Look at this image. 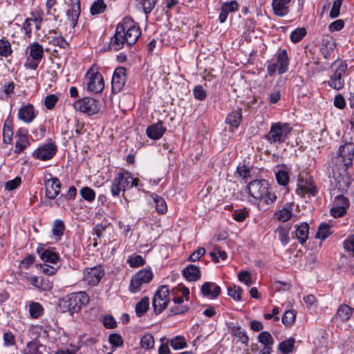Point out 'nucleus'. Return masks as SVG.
<instances>
[{
  "label": "nucleus",
  "mask_w": 354,
  "mask_h": 354,
  "mask_svg": "<svg viewBox=\"0 0 354 354\" xmlns=\"http://www.w3.org/2000/svg\"><path fill=\"white\" fill-rule=\"evenodd\" d=\"M236 171L242 178L248 179L251 177V168L245 164L239 165Z\"/></svg>",
  "instance_id": "51"
},
{
  "label": "nucleus",
  "mask_w": 354,
  "mask_h": 354,
  "mask_svg": "<svg viewBox=\"0 0 354 354\" xmlns=\"http://www.w3.org/2000/svg\"><path fill=\"white\" fill-rule=\"evenodd\" d=\"M248 194L257 201H263L266 204L273 203L277 196L270 192L268 183L265 180H254L247 186Z\"/></svg>",
  "instance_id": "2"
},
{
  "label": "nucleus",
  "mask_w": 354,
  "mask_h": 354,
  "mask_svg": "<svg viewBox=\"0 0 354 354\" xmlns=\"http://www.w3.org/2000/svg\"><path fill=\"white\" fill-rule=\"evenodd\" d=\"M279 74L284 73L288 69V59L286 50H283L278 55L277 63Z\"/></svg>",
  "instance_id": "31"
},
{
  "label": "nucleus",
  "mask_w": 354,
  "mask_h": 354,
  "mask_svg": "<svg viewBox=\"0 0 354 354\" xmlns=\"http://www.w3.org/2000/svg\"><path fill=\"white\" fill-rule=\"evenodd\" d=\"M23 280L41 291L49 290L51 288L49 281L45 278L34 275H25L23 277Z\"/></svg>",
  "instance_id": "15"
},
{
  "label": "nucleus",
  "mask_w": 354,
  "mask_h": 354,
  "mask_svg": "<svg viewBox=\"0 0 354 354\" xmlns=\"http://www.w3.org/2000/svg\"><path fill=\"white\" fill-rule=\"evenodd\" d=\"M290 228L289 225H281L275 230V233L278 234L279 239L283 245H286L289 241Z\"/></svg>",
  "instance_id": "32"
},
{
  "label": "nucleus",
  "mask_w": 354,
  "mask_h": 354,
  "mask_svg": "<svg viewBox=\"0 0 354 354\" xmlns=\"http://www.w3.org/2000/svg\"><path fill=\"white\" fill-rule=\"evenodd\" d=\"M127 263L132 268H137L143 266L145 263V259L140 255H133L128 258Z\"/></svg>",
  "instance_id": "50"
},
{
  "label": "nucleus",
  "mask_w": 354,
  "mask_h": 354,
  "mask_svg": "<svg viewBox=\"0 0 354 354\" xmlns=\"http://www.w3.org/2000/svg\"><path fill=\"white\" fill-rule=\"evenodd\" d=\"M290 131L291 127L286 123H273L269 133L266 136V139L270 144L282 143L288 138Z\"/></svg>",
  "instance_id": "4"
},
{
  "label": "nucleus",
  "mask_w": 354,
  "mask_h": 354,
  "mask_svg": "<svg viewBox=\"0 0 354 354\" xmlns=\"http://www.w3.org/2000/svg\"><path fill=\"white\" fill-rule=\"evenodd\" d=\"M80 15V0H71L69 8L66 11V18L74 28L77 24Z\"/></svg>",
  "instance_id": "16"
},
{
  "label": "nucleus",
  "mask_w": 354,
  "mask_h": 354,
  "mask_svg": "<svg viewBox=\"0 0 354 354\" xmlns=\"http://www.w3.org/2000/svg\"><path fill=\"white\" fill-rule=\"evenodd\" d=\"M258 340L265 346H271L273 344V339L271 335L266 331L261 332L258 336Z\"/></svg>",
  "instance_id": "54"
},
{
  "label": "nucleus",
  "mask_w": 354,
  "mask_h": 354,
  "mask_svg": "<svg viewBox=\"0 0 354 354\" xmlns=\"http://www.w3.org/2000/svg\"><path fill=\"white\" fill-rule=\"evenodd\" d=\"M141 35L140 28L130 17H125L118 25L114 37L111 39L110 46L115 50L122 48L124 44L129 46L134 44Z\"/></svg>",
  "instance_id": "1"
},
{
  "label": "nucleus",
  "mask_w": 354,
  "mask_h": 354,
  "mask_svg": "<svg viewBox=\"0 0 354 354\" xmlns=\"http://www.w3.org/2000/svg\"><path fill=\"white\" fill-rule=\"evenodd\" d=\"M194 95L198 100H203L206 97V93L201 85L196 86L193 91Z\"/></svg>",
  "instance_id": "64"
},
{
  "label": "nucleus",
  "mask_w": 354,
  "mask_h": 354,
  "mask_svg": "<svg viewBox=\"0 0 354 354\" xmlns=\"http://www.w3.org/2000/svg\"><path fill=\"white\" fill-rule=\"evenodd\" d=\"M73 107L75 110L88 115L97 113L100 109L99 102L97 100L87 97L76 100L73 103Z\"/></svg>",
  "instance_id": "8"
},
{
  "label": "nucleus",
  "mask_w": 354,
  "mask_h": 354,
  "mask_svg": "<svg viewBox=\"0 0 354 354\" xmlns=\"http://www.w3.org/2000/svg\"><path fill=\"white\" fill-rule=\"evenodd\" d=\"M64 230V224L63 221L60 220H56L53 224V234L57 236V239H59L60 236H62Z\"/></svg>",
  "instance_id": "52"
},
{
  "label": "nucleus",
  "mask_w": 354,
  "mask_h": 354,
  "mask_svg": "<svg viewBox=\"0 0 354 354\" xmlns=\"http://www.w3.org/2000/svg\"><path fill=\"white\" fill-rule=\"evenodd\" d=\"M21 183V178L19 176L15 177L14 179L9 180L5 184V189L7 191H12L17 189Z\"/></svg>",
  "instance_id": "56"
},
{
  "label": "nucleus",
  "mask_w": 354,
  "mask_h": 354,
  "mask_svg": "<svg viewBox=\"0 0 354 354\" xmlns=\"http://www.w3.org/2000/svg\"><path fill=\"white\" fill-rule=\"evenodd\" d=\"M309 226L306 223L299 225L295 231L296 237L301 243L306 241L308 236Z\"/></svg>",
  "instance_id": "33"
},
{
  "label": "nucleus",
  "mask_w": 354,
  "mask_h": 354,
  "mask_svg": "<svg viewBox=\"0 0 354 354\" xmlns=\"http://www.w3.org/2000/svg\"><path fill=\"white\" fill-rule=\"evenodd\" d=\"M238 8L239 4L235 0L223 2V23L225 21L227 13L235 12Z\"/></svg>",
  "instance_id": "35"
},
{
  "label": "nucleus",
  "mask_w": 354,
  "mask_h": 354,
  "mask_svg": "<svg viewBox=\"0 0 354 354\" xmlns=\"http://www.w3.org/2000/svg\"><path fill=\"white\" fill-rule=\"evenodd\" d=\"M166 131V128L163 127L162 122L155 123L147 129V134L149 138L158 140L160 138Z\"/></svg>",
  "instance_id": "22"
},
{
  "label": "nucleus",
  "mask_w": 354,
  "mask_h": 354,
  "mask_svg": "<svg viewBox=\"0 0 354 354\" xmlns=\"http://www.w3.org/2000/svg\"><path fill=\"white\" fill-rule=\"evenodd\" d=\"M171 346L174 350H180L187 347L185 338L182 335H176L169 340Z\"/></svg>",
  "instance_id": "38"
},
{
  "label": "nucleus",
  "mask_w": 354,
  "mask_h": 354,
  "mask_svg": "<svg viewBox=\"0 0 354 354\" xmlns=\"http://www.w3.org/2000/svg\"><path fill=\"white\" fill-rule=\"evenodd\" d=\"M339 154L346 166L351 165L354 157V144L348 142L341 146L339 149Z\"/></svg>",
  "instance_id": "18"
},
{
  "label": "nucleus",
  "mask_w": 354,
  "mask_h": 354,
  "mask_svg": "<svg viewBox=\"0 0 354 354\" xmlns=\"http://www.w3.org/2000/svg\"><path fill=\"white\" fill-rule=\"evenodd\" d=\"M58 97L54 94L47 95L44 99L45 106L50 110L53 109L57 102Z\"/></svg>",
  "instance_id": "58"
},
{
  "label": "nucleus",
  "mask_w": 354,
  "mask_h": 354,
  "mask_svg": "<svg viewBox=\"0 0 354 354\" xmlns=\"http://www.w3.org/2000/svg\"><path fill=\"white\" fill-rule=\"evenodd\" d=\"M106 6L103 0H97L91 6L90 12L92 15L101 14L104 12Z\"/></svg>",
  "instance_id": "43"
},
{
  "label": "nucleus",
  "mask_w": 354,
  "mask_h": 354,
  "mask_svg": "<svg viewBox=\"0 0 354 354\" xmlns=\"http://www.w3.org/2000/svg\"><path fill=\"white\" fill-rule=\"evenodd\" d=\"M139 180L133 178L129 171L120 172L114 178L111 187V192L113 196H117L121 191L126 189L138 186Z\"/></svg>",
  "instance_id": "3"
},
{
  "label": "nucleus",
  "mask_w": 354,
  "mask_h": 354,
  "mask_svg": "<svg viewBox=\"0 0 354 354\" xmlns=\"http://www.w3.org/2000/svg\"><path fill=\"white\" fill-rule=\"evenodd\" d=\"M46 347L37 341H32L27 344L25 354H44Z\"/></svg>",
  "instance_id": "28"
},
{
  "label": "nucleus",
  "mask_w": 354,
  "mask_h": 354,
  "mask_svg": "<svg viewBox=\"0 0 354 354\" xmlns=\"http://www.w3.org/2000/svg\"><path fill=\"white\" fill-rule=\"evenodd\" d=\"M127 82L126 70L124 68H117L112 77V90L115 93L120 92Z\"/></svg>",
  "instance_id": "14"
},
{
  "label": "nucleus",
  "mask_w": 354,
  "mask_h": 354,
  "mask_svg": "<svg viewBox=\"0 0 354 354\" xmlns=\"http://www.w3.org/2000/svg\"><path fill=\"white\" fill-rule=\"evenodd\" d=\"M277 219L281 222L288 221L292 216V205L291 203H286L283 207L276 212Z\"/></svg>",
  "instance_id": "26"
},
{
  "label": "nucleus",
  "mask_w": 354,
  "mask_h": 354,
  "mask_svg": "<svg viewBox=\"0 0 354 354\" xmlns=\"http://www.w3.org/2000/svg\"><path fill=\"white\" fill-rule=\"evenodd\" d=\"M109 341L110 344L115 347H119L123 344V340L122 337L116 333L110 335L109 337Z\"/></svg>",
  "instance_id": "63"
},
{
  "label": "nucleus",
  "mask_w": 354,
  "mask_h": 354,
  "mask_svg": "<svg viewBox=\"0 0 354 354\" xmlns=\"http://www.w3.org/2000/svg\"><path fill=\"white\" fill-rule=\"evenodd\" d=\"M153 200L157 212L162 214H165L167 211V205L165 201L158 195H154Z\"/></svg>",
  "instance_id": "40"
},
{
  "label": "nucleus",
  "mask_w": 354,
  "mask_h": 354,
  "mask_svg": "<svg viewBox=\"0 0 354 354\" xmlns=\"http://www.w3.org/2000/svg\"><path fill=\"white\" fill-rule=\"evenodd\" d=\"M291 0H272L273 12L278 17H283L289 12V4Z\"/></svg>",
  "instance_id": "21"
},
{
  "label": "nucleus",
  "mask_w": 354,
  "mask_h": 354,
  "mask_svg": "<svg viewBox=\"0 0 354 354\" xmlns=\"http://www.w3.org/2000/svg\"><path fill=\"white\" fill-rule=\"evenodd\" d=\"M353 309L348 305L342 304L337 310L336 318L342 322L348 321L353 314Z\"/></svg>",
  "instance_id": "27"
},
{
  "label": "nucleus",
  "mask_w": 354,
  "mask_h": 354,
  "mask_svg": "<svg viewBox=\"0 0 354 354\" xmlns=\"http://www.w3.org/2000/svg\"><path fill=\"white\" fill-rule=\"evenodd\" d=\"M36 116V112L33 105L30 104L21 106L18 111V118L26 123L31 122Z\"/></svg>",
  "instance_id": "19"
},
{
  "label": "nucleus",
  "mask_w": 354,
  "mask_h": 354,
  "mask_svg": "<svg viewBox=\"0 0 354 354\" xmlns=\"http://www.w3.org/2000/svg\"><path fill=\"white\" fill-rule=\"evenodd\" d=\"M232 333L234 336V342L236 344L241 342V344L245 346L248 345L249 338L246 333L241 330L240 328H234Z\"/></svg>",
  "instance_id": "34"
},
{
  "label": "nucleus",
  "mask_w": 354,
  "mask_h": 354,
  "mask_svg": "<svg viewBox=\"0 0 354 354\" xmlns=\"http://www.w3.org/2000/svg\"><path fill=\"white\" fill-rule=\"evenodd\" d=\"M33 21H37V17L35 16L26 19L23 25L25 33L28 37L31 35Z\"/></svg>",
  "instance_id": "59"
},
{
  "label": "nucleus",
  "mask_w": 354,
  "mask_h": 354,
  "mask_svg": "<svg viewBox=\"0 0 354 354\" xmlns=\"http://www.w3.org/2000/svg\"><path fill=\"white\" fill-rule=\"evenodd\" d=\"M12 53L10 42L4 39H0V56L7 57Z\"/></svg>",
  "instance_id": "41"
},
{
  "label": "nucleus",
  "mask_w": 354,
  "mask_h": 354,
  "mask_svg": "<svg viewBox=\"0 0 354 354\" xmlns=\"http://www.w3.org/2000/svg\"><path fill=\"white\" fill-rule=\"evenodd\" d=\"M275 176L277 183L280 185L286 186L289 183V174L287 169L282 167L281 169H279L276 171Z\"/></svg>",
  "instance_id": "36"
},
{
  "label": "nucleus",
  "mask_w": 354,
  "mask_h": 354,
  "mask_svg": "<svg viewBox=\"0 0 354 354\" xmlns=\"http://www.w3.org/2000/svg\"><path fill=\"white\" fill-rule=\"evenodd\" d=\"M298 189H300L302 192H310L313 195H315L317 192L316 188L314 186H312L310 184H308L307 183H304V181L301 179H299L297 184Z\"/></svg>",
  "instance_id": "53"
},
{
  "label": "nucleus",
  "mask_w": 354,
  "mask_h": 354,
  "mask_svg": "<svg viewBox=\"0 0 354 354\" xmlns=\"http://www.w3.org/2000/svg\"><path fill=\"white\" fill-rule=\"evenodd\" d=\"M26 55L40 62L44 57V48L38 42L31 43L26 48Z\"/></svg>",
  "instance_id": "23"
},
{
  "label": "nucleus",
  "mask_w": 354,
  "mask_h": 354,
  "mask_svg": "<svg viewBox=\"0 0 354 354\" xmlns=\"http://www.w3.org/2000/svg\"><path fill=\"white\" fill-rule=\"evenodd\" d=\"M306 35V30L304 28H298L290 33V40L294 42H298Z\"/></svg>",
  "instance_id": "49"
},
{
  "label": "nucleus",
  "mask_w": 354,
  "mask_h": 354,
  "mask_svg": "<svg viewBox=\"0 0 354 354\" xmlns=\"http://www.w3.org/2000/svg\"><path fill=\"white\" fill-rule=\"evenodd\" d=\"M16 137L17 140L15 143V153L19 154L30 145V142L27 136L20 131L17 133Z\"/></svg>",
  "instance_id": "25"
},
{
  "label": "nucleus",
  "mask_w": 354,
  "mask_h": 354,
  "mask_svg": "<svg viewBox=\"0 0 354 354\" xmlns=\"http://www.w3.org/2000/svg\"><path fill=\"white\" fill-rule=\"evenodd\" d=\"M104 275V270L101 266L86 268L83 271L82 281L90 286L99 283Z\"/></svg>",
  "instance_id": "10"
},
{
  "label": "nucleus",
  "mask_w": 354,
  "mask_h": 354,
  "mask_svg": "<svg viewBox=\"0 0 354 354\" xmlns=\"http://www.w3.org/2000/svg\"><path fill=\"white\" fill-rule=\"evenodd\" d=\"M239 279L240 281L244 283L248 287L250 286L252 283L250 273L248 271H242L239 272Z\"/></svg>",
  "instance_id": "61"
},
{
  "label": "nucleus",
  "mask_w": 354,
  "mask_h": 354,
  "mask_svg": "<svg viewBox=\"0 0 354 354\" xmlns=\"http://www.w3.org/2000/svg\"><path fill=\"white\" fill-rule=\"evenodd\" d=\"M330 226L327 223H322L316 233V237L322 240L326 239L330 234Z\"/></svg>",
  "instance_id": "46"
},
{
  "label": "nucleus",
  "mask_w": 354,
  "mask_h": 354,
  "mask_svg": "<svg viewBox=\"0 0 354 354\" xmlns=\"http://www.w3.org/2000/svg\"><path fill=\"white\" fill-rule=\"evenodd\" d=\"M242 119L241 110L237 109L232 111L225 120L227 124L232 127L236 128L239 125Z\"/></svg>",
  "instance_id": "30"
},
{
  "label": "nucleus",
  "mask_w": 354,
  "mask_h": 354,
  "mask_svg": "<svg viewBox=\"0 0 354 354\" xmlns=\"http://www.w3.org/2000/svg\"><path fill=\"white\" fill-rule=\"evenodd\" d=\"M149 299L147 297H143L136 305V313L138 317L142 316L149 309Z\"/></svg>",
  "instance_id": "39"
},
{
  "label": "nucleus",
  "mask_w": 354,
  "mask_h": 354,
  "mask_svg": "<svg viewBox=\"0 0 354 354\" xmlns=\"http://www.w3.org/2000/svg\"><path fill=\"white\" fill-rule=\"evenodd\" d=\"M342 3V0H335L333 1L332 8L330 11V17L331 18H336L339 16Z\"/></svg>",
  "instance_id": "60"
},
{
  "label": "nucleus",
  "mask_w": 354,
  "mask_h": 354,
  "mask_svg": "<svg viewBox=\"0 0 354 354\" xmlns=\"http://www.w3.org/2000/svg\"><path fill=\"white\" fill-rule=\"evenodd\" d=\"M136 1L144 12L148 14L153 9L157 0H136Z\"/></svg>",
  "instance_id": "45"
},
{
  "label": "nucleus",
  "mask_w": 354,
  "mask_h": 354,
  "mask_svg": "<svg viewBox=\"0 0 354 354\" xmlns=\"http://www.w3.org/2000/svg\"><path fill=\"white\" fill-rule=\"evenodd\" d=\"M45 195L49 199H55L60 192L61 183L58 178L53 177L50 173L44 176Z\"/></svg>",
  "instance_id": "11"
},
{
  "label": "nucleus",
  "mask_w": 354,
  "mask_h": 354,
  "mask_svg": "<svg viewBox=\"0 0 354 354\" xmlns=\"http://www.w3.org/2000/svg\"><path fill=\"white\" fill-rule=\"evenodd\" d=\"M335 206L331 208L330 214L335 217H341L346 213V208L348 207V201L343 196H337L335 199Z\"/></svg>",
  "instance_id": "17"
},
{
  "label": "nucleus",
  "mask_w": 354,
  "mask_h": 354,
  "mask_svg": "<svg viewBox=\"0 0 354 354\" xmlns=\"http://www.w3.org/2000/svg\"><path fill=\"white\" fill-rule=\"evenodd\" d=\"M80 194L84 200L88 202H93L95 198V191L88 187H82Z\"/></svg>",
  "instance_id": "48"
},
{
  "label": "nucleus",
  "mask_w": 354,
  "mask_h": 354,
  "mask_svg": "<svg viewBox=\"0 0 354 354\" xmlns=\"http://www.w3.org/2000/svg\"><path fill=\"white\" fill-rule=\"evenodd\" d=\"M153 277V274L150 269L139 270L131 277L129 288V291L133 294L140 292L142 286L150 283Z\"/></svg>",
  "instance_id": "6"
},
{
  "label": "nucleus",
  "mask_w": 354,
  "mask_h": 354,
  "mask_svg": "<svg viewBox=\"0 0 354 354\" xmlns=\"http://www.w3.org/2000/svg\"><path fill=\"white\" fill-rule=\"evenodd\" d=\"M140 346L145 350H151L154 348L155 340L153 336L150 333L144 335L140 342Z\"/></svg>",
  "instance_id": "37"
},
{
  "label": "nucleus",
  "mask_w": 354,
  "mask_h": 354,
  "mask_svg": "<svg viewBox=\"0 0 354 354\" xmlns=\"http://www.w3.org/2000/svg\"><path fill=\"white\" fill-rule=\"evenodd\" d=\"M294 344L295 339L293 338H289L279 344V349L283 354H288L292 351Z\"/></svg>",
  "instance_id": "44"
},
{
  "label": "nucleus",
  "mask_w": 354,
  "mask_h": 354,
  "mask_svg": "<svg viewBox=\"0 0 354 354\" xmlns=\"http://www.w3.org/2000/svg\"><path fill=\"white\" fill-rule=\"evenodd\" d=\"M63 302L71 314H73L87 305L89 297L85 292L72 293L64 297Z\"/></svg>",
  "instance_id": "5"
},
{
  "label": "nucleus",
  "mask_w": 354,
  "mask_h": 354,
  "mask_svg": "<svg viewBox=\"0 0 354 354\" xmlns=\"http://www.w3.org/2000/svg\"><path fill=\"white\" fill-rule=\"evenodd\" d=\"M88 78L87 88L95 93H98L104 89V84L102 75L92 69L88 71L86 75Z\"/></svg>",
  "instance_id": "12"
},
{
  "label": "nucleus",
  "mask_w": 354,
  "mask_h": 354,
  "mask_svg": "<svg viewBox=\"0 0 354 354\" xmlns=\"http://www.w3.org/2000/svg\"><path fill=\"white\" fill-rule=\"evenodd\" d=\"M13 132L11 127L4 124L3 129V140L6 144H10L12 139Z\"/></svg>",
  "instance_id": "57"
},
{
  "label": "nucleus",
  "mask_w": 354,
  "mask_h": 354,
  "mask_svg": "<svg viewBox=\"0 0 354 354\" xmlns=\"http://www.w3.org/2000/svg\"><path fill=\"white\" fill-rule=\"evenodd\" d=\"M169 290L167 286H162L157 290L152 301L156 313H160L167 308L169 301Z\"/></svg>",
  "instance_id": "9"
},
{
  "label": "nucleus",
  "mask_w": 354,
  "mask_h": 354,
  "mask_svg": "<svg viewBox=\"0 0 354 354\" xmlns=\"http://www.w3.org/2000/svg\"><path fill=\"white\" fill-rule=\"evenodd\" d=\"M56 151V146L53 143H47L35 150L32 156L39 160H46L52 158Z\"/></svg>",
  "instance_id": "13"
},
{
  "label": "nucleus",
  "mask_w": 354,
  "mask_h": 354,
  "mask_svg": "<svg viewBox=\"0 0 354 354\" xmlns=\"http://www.w3.org/2000/svg\"><path fill=\"white\" fill-rule=\"evenodd\" d=\"M183 275L188 281H196L200 278L199 268L194 265H189L184 269Z\"/></svg>",
  "instance_id": "29"
},
{
  "label": "nucleus",
  "mask_w": 354,
  "mask_h": 354,
  "mask_svg": "<svg viewBox=\"0 0 354 354\" xmlns=\"http://www.w3.org/2000/svg\"><path fill=\"white\" fill-rule=\"evenodd\" d=\"M27 306L29 315L32 319H37L44 314V308L39 302L30 301Z\"/></svg>",
  "instance_id": "24"
},
{
  "label": "nucleus",
  "mask_w": 354,
  "mask_h": 354,
  "mask_svg": "<svg viewBox=\"0 0 354 354\" xmlns=\"http://www.w3.org/2000/svg\"><path fill=\"white\" fill-rule=\"evenodd\" d=\"M296 317V313L293 310H287L282 316V322L287 326L292 325Z\"/></svg>",
  "instance_id": "55"
},
{
  "label": "nucleus",
  "mask_w": 354,
  "mask_h": 354,
  "mask_svg": "<svg viewBox=\"0 0 354 354\" xmlns=\"http://www.w3.org/2000/svg\"><path fill=\"white\" fill-rule=\"evenodd\" d=\"M39 62H40L39 60L34 59V58L27 55L24 66L27 69L36 70L38 67Z\"/></svg>",
  "instance_id": "62"
},
{
  "label": "nucleus",
  "mask_w": 354,
  "mask_h": 354,
  "mask_svg": "<svg viewBox=\"0 0 354 354\" xmlns=\"http://www.w3.org/2000/svg\"><path fill=\"white\" fill-rule=\"evenodd\" d=\"M42 261L51 263H56L59 259V256L55 252L49 250H44L40 255Z\"/></svg>",
  "instance_id": "42"
},
{
  "label": "nucleus",
  "mask_w": 354,
  "mask_h": 354,
  "mask_svg": "<svg viewBox=\"0 0 354 354\" xmlns=\"http://www.w3.org/2000/svg\"><path fill=\"white\" fill-rule=\"evenodd\" d=\"M346 68L347 65L342 61H336L333 63L331 68L333 75L328 82L329 86L336 90L343 88L344 85L343 76L345 75Z\"/></svg>",
  "instance_id": "7"
},
{
  "label": "nucleus",
  "mask_w": 354,
  "mask_h": 354,
  "mask_svg": "<svg viewBox=\"0 0 354 354\" xmlns=\"http://www.w3.org/2000/svg\"><path fill=\"white\" fill-rule=\"evenodd\" d=\"M242 292V288L237 286L227 288V295L236 301H239L241 299Z\"/></svg>",
  "instance_id": "47"
},
{
  "label": "nucleus",
  "mask_w": 354,
  "mask_h": 354,
  "mask_svg": "<svg viewBox=\"0 0 354 354\" xmlns=\"http://www.w3.org/2000/svg\"><path fill=\"white\" fill-rule=\"evenodd\" d=\"M201 291L203 296L214 299L219 295L221 288L214 283L205 282L202 285Z\"/></svg>",
  "instance_id": "20"
}]
</instances>
